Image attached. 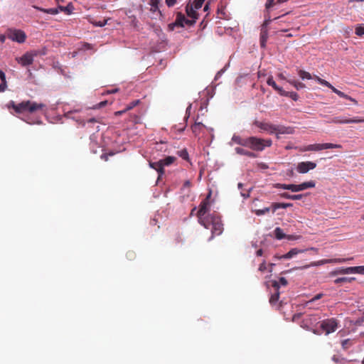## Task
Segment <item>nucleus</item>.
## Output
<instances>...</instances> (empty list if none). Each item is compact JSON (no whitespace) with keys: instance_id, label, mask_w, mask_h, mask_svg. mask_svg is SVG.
Returning a JSON list of instances; mask_svg holds the SVG:
<instances>
[{"instance_id":"b1692460","label":"nucleus","mask_w":364,"mask_h":364,"mask_svg":"<svg viewBox=\"0 0 364 364\" xmlns=\"http://www.w3.org/2000/svg\"><path fill=\"white\" fill-rule=\"evenodd\" d=\"M293 205L292 203H272V212L274 213L278 208H287L289 207H291Z\"/></svg>"},{"instance_id":"603ef678","label":"nucleus","mask_w":364,"mask_h":364,"mask_svg":"<svg viewBox=\"0 0 364 364\" xmlns=\"http://www.w3.org/2000/svg\"><path fill=\"white\" fill-rule=\"evenodd\" d=\"M303 194L291 195V200H301L303 198Z\"/></svg>"},{"instance_id":"a19ab883","label":"nucleus","mask_w":364,"mask_h":364,"mask_svg":"<svg viewBox=\"0 0 364 364\" xmlns=\"http://www.w3.org/2000/svg\"><path fill=\"white\" fill-rule=\"evenodd\" d=\"M302 188L300 184H291V191L299 192L302 191Z\"/></svg>"},{"instance_id":"72a5a7b5","label":"nucleus","mask_w":364,"mask_h":364,"mask_svg":"<svg viewBox=\"0 0 364 364\" xmlns=\"http://www.w3.org/2000/svg\"><path fill=\"white\" fill-rule=\"evenodd\" d=\"M178 155L181 157L183 159L188 161L189 160V155L186 149H183L182 150H180L177 152Z\"/></svg>"},{"instance_id":"f704fd0d","label":"nucleus","mask_w":364,"mask_h":364,"mask_svg":"<svg viewBox=\"0 0 364 364\" xmlns=\"http://www.w3.org/2000/svg\"><path fill=\"white\" fill-rule=\"evenodd\" d=\"M353 345V342L350 339H345L343 341H342L341 342V346H342V348L345 350L348 349V348H350L351 346Z\"/></svg>"},{"instance_id":"c9c22d12","label":"nucleus","mask_w":364,"mask_h":364,"mask_svg":"<svg viewBox=\"0 0 364 364\" xmlns=\"http://www.w3.org/2000/svg\"><path fill=\"white\" fill-rule=\"evenodd\" d=\"M274 187L277 188L291 191V184L275 183L274 184Z\"/></svg>"},{"instance_id":"4be33fe9","label":"nucleus","mask_w":364,"mask_h":364,"mask_svg":"<svg viewBox=\"0 0 364 364\" xmlns=\"http://www.w3.org/2000/svg\"><path fill=\"white\" fill-rule=\"evenodd\" d=\"M204 128L205 125L201 122H195V124L191 126L192 132L196 136H198Z\"/></svg>"},{"instance_id":"864d4df0","label":"nucleus","mask_w":364,"mask_h":364,"mask_svg":"<svg viewBox=\"0 0 364 364\" xmlns=\"http://www.w3.org/2000/svg\"><path fill=\"white\" fill-rule=\"evenodd\" d=\"M274 5V0H268L266 3V9H269V8H271L272 6Z\"/></svg>"},{"instance_id":"7c9ffc66","label":"nucleus","mask_w":364,"mask_h":364,"mask_svg":"<svg viewBox=\"0 0 364 364\" xmlns=\"http://www.w3.org/2000/svg\"><path fill=\"white\" fill-rule=\"evenodd\" d=\"M274 232L275 237L278 240L284 239L286 237L285 234L283 232L280 228H276Z\"/></svg>"},{"instance_id":"4468645a","label":"nucleus","mask_w":364,"mask_h":364,"mask_svg":"<svg viewBox=\"0 0 364 364\" xmlns=\"http://www.w3.org/2000/svg\"><path fill=\"white\" fill-rule=\"evenodd\" d=\"M254 124L263 131L267 132L270 134H275L276 124L269 122H264L259 121H255Z\"/></svg>"},{"instance_id":"20e7f679","label":"nucleus","mask_w":364,"mask_h":364,"mask_svg":"<svg viewBox=\"0 0 364 364\" xmlns=\"http://www.w3.org/2000/svg\"><path fill=\"white\" fill-rule=\"evenodd\" d=\"M210 210V202H207L205 200H203L200 205H199V210L197 213V216L198 218V222L200 225L204 226L205 228H209V218L211 217L210 215L205 216V214L209 211Z\"/></svg>"},{"instance_id":"49530a36","label":"nucleus","mask_w":364,"mask_h":364,"mask_svg":"<svg viewBox=\"0 0 364 364\" xmlns=\"http://www.w3.org/2000/svg\"><path fill=\"white\" fill-rule=\"evenodd\" d=\"M279 196L281 198H283L289 199V200L291 199V195L287 192L280 193Z\"/></svg>"},{"instance_id":"aec40b11","label":"nucleus","mask_w":364,"mask_h":364,"mask_svg":"<svg viewBox=\"0 0 364 364\" xmlns=\"http://www.w3.org/2000/svg\"><path fill=\"white\" fill-rule=\"evenodd\" d=\"M235 151L237 154H240V155L247 156L250 158H256L257 157V154L255 153H254L252 151H247L241 147H236L235 149Z\"/></svg>"},{"instance_id":"f257e3e1","label":"nucleus","mask_w":364,"mask_h":364,"mask_svg":"<svg viewBox=\"0 0 364 364\" xmlns=\"http://www.w3.org/2000/svg\"><path fill=\"white\" fill-rule=\"evenodd\" d=\"M7 107L9 109H13L17 114H35L38 112H43L46 105L43 103L25 100L18 104H16L14 101H10Z\"/></svg>"},{"instance_id":"c756f323","label":"nucleus","mask_w":364,"mask_h":364,"mask_svg":"<svg viewBox=\"0 0 364 364\" xmlns=\"http://www.w3.org/2000/svg\"><path fill=\"white\" fill-rule=\"evenodd\" d=\"M300 185L301 186L302 190L304 191L308 188H314L316 186V183L314 181H309L301 183H300Z\"/></svg>"},{"instance_id":"ea45409f","label":"nucleus","mask_w":364,"mask_h":364,"mask_svg":"<svg viewBox=\"0 0 364 364\" xmlns=\"http://www.w3.org/2000/svg\"><path fill=\"white\" fill-rule=\"evenodd\" d=\"M355 33L358 36H363L364 34V26L362 25L356 26Z\"/></svg>"},{"instance_id":"473e14b6","label":"nucleus","mask_w":364,"mask_h":364,"mask_svg":"<svg viewBox=\"0 0 364 364\" xmlns=\"http://www.w3.org/2000/svg\"><path fill=\"white\" fill-rule=\"evenodd\" d=\"M355 280L354 277H340L334 280L335 284H340L343 282H350Z\"/></svg>"},{"instance_id":"a878e982","label":"nucleus","mask_w":364,"mask_h":364,"mask_svg":"<svg viewBox=\"0 0 364 364\" xmlns=\"http://www.w3.org/2000/svg\"><path fill=\"white\" fill-rule=\"evenodd\" d=\"M280 95L284 97H289L291 98L294 101H297L299 99V95L295 92H287L285 90H282Z\"/></svg>"},{"instance_id":"6ab92c4d","label":"nucleus","mask_w":364,"mask_h":364,"mask_svg":"<svg viewBox=\"0 0 364 364\" xmlns=\"http://www.w3.org/2000/svg\"><path fill=\"white\" fill-rule=\"evenodd\" d=\"M193 4H188L186 6V12L188 17L191 18V20H196L198 18V14L196 11Z\"/></svg>"},{"instance_id":"9d476101","label":"nucleus","mask_w":364,"mask_h":364,"mask_svg":"<svg viewBox=\"0 0 364 364\" xmlns=\"http://www.w3.org/2000/svg\"><path fill=\"white\" fill-rule=\"evenodd\" d=\"M7 37L13 41L23 43L26 39V34L22 30L11 28L7 31Z\"/></svg>"},{"instance_id":"412c9836","label":"nucleus","mask_w":364,"mask_h":364,"mask_svg":"<svg viewBox=\"0 0 364 364\" xmlns=\"http://www.w3.org/2000/svg\"><path fill=\"white\" fill-rule=\"evenodd\" d=\"M232 141L238 145L247 147V142H248V137L247 138H242L240 136L235 134L232 137Z\"/></svg>"},{"instance_id":"4c0bfd02","label":"nucleus","mask_w":364,"mask_h":364,"mask_svg":"<svg viewBox=\"0 0 364 364\" xmlns=\"http://www.w3.org/2000/svg\"><path fill=\"white\" fill-rule=\"evenodd\" d=\"M41 11L46 14L55 15V14H58L59 9L58 7V8H52V9H41Z\"/></svg>"},{"instance_id":"8fccbe9b","label":"nucleus","mask_w":364,"mask_h":364,"mask_svg":"<svg viewBox=\"0 0 364 364\" xmlns=\"http://www.w3.org/2000/svg\"><path fill=\"white\" fill-rule=\"evenodd\" d=\"M135 253L132 251H129L127 253V257L129 259H133L135 258Z\"/></svg>"},{"instance_id":"09e8293b","label":"nucleus","mask_w":364,"mask_h":364,"mask_svg":"<svg viewBox=\"0 0 364 364\" xmlns=\"http://www.w3.org/2000/svg\"><path fill=\"white\" fill-rule=\"evenodd\" d=\"M176 3V0H166V4L168 7L173 6Z\"/></svg>"},{"instance_id":"c03bdc74","label":"nucleus","mask_w":364,"mask_h":364,"mask_svg":"<svg viewBox=\"0 0 364 364\" xmlns=\"http://www.w3.org/2000/svg\"><path fill=\"white\" fill-rule=\"evenodd\" d=\"M267 269V264L265 261H263L259 266L258 270L261 272H264Z\"/></svg>"},{"instance_id":"58836bf2","label":"nucleus","mask_w":364,"mask_h":364,"mask_svg":"<svg viewBox=\"0 0 364 364\" xmlns=\"http://www.w3.org/2000/svg\"><path fill=\"white\" fill-rule=\"evenodd\" d=\"M323 296V294L320 293V294H318L316 295H315L311 299H310L309 301H308L306 303V306H308L309 304L314 302L316 300H318L320 299H321L322 297Z\"/></svg>"},{"instance_id":"3c124183","label":"nucleus","mask_w":364,"mask_h":364,"mask_svg":"<svg viewBox=\"0 0 364 364\" xmlns=\"http://www.w3.org/2000/svg\"><path fill=\"white\" fill-rule=\"evenodd\" d=\"M332 360L333 361H334L335 363H341L342 360H343L344 359L343 358H340L337 355H333L332 357Z\"/></svg>"},{"instance_id":"bb28decb","label":"nucleus","mask_w":364,"mask_h":364,"mask_svg":"<svg viewBox=\"0 0 364 364\" xmlns=\"http://www.w3.org/2000/svg\"><path fill=\"white\" fill-rule=\"evenodd\" d=\"M58 9L60 11L65 12L67 14H70L73 12L74 7L73 4L70 2L66 6H58Z\"/></svg>"},{"instance_id":"37998d69","label":"nucleus","mask_w":364,"mask_h":364,"mask_svg":"<svg viewBox=\"0 0 364 364\" xmlns=\"http://www.w3.org/2000/svg\"><path fill=\"white\" fill-rule=\"evenodd\" d=\"M269 208H264V209H259L255 210V214L257 215H262L269 211Z\"/></svg>"},{"instance_id":"9b49d317","label":"nucleus","mask_w":364,"mask_h":364,"mask_svg":"<svg viewBox=\"0 0 364 364\" xmlns=\"http://www.w3.org/2000/svg\"><path fill=\"white\" fill-rule=\"evenodd\" d=\"M353 258H335V259H321L317 262H313L310 263L309 264L304 265L302 267H299L298 269H307L310 267H314V266H320L325 264H329V263H343L346 261L351 260Z\"/></svg>"},{"instance_id":"de8ad7c7","label":"nucleus","mask_w":364,"mask_h":364,"mask_svg":"<svg viewBox=\"0 0 364 364\" xmlns=\"http://www.w3.org/2000/svg\"><path fill=\"white\" fill-rule=\"evenodd\" d=\"M266 41H267V37L264 34H262L261 38H260V44H261L262 47L265 46Z\"/></svg>"},{"instance_id":"2eb2a0df","label":"nucleus","mask_w":364,"mask_h":364,"mask_svg":"<svg viewBox=\"0 0 364 364\" xmlns=\"http://www.w3.org/2000/svg\"><path fill=\"white\" fill-rule=\"evenodd\" d=\"M294 133V129L291 127L276 124L275 134L277 139H279L280 134H293Z\"/></svg>"},{"instance_id":"4d7b16f0","label":"nucleus","mask_w":364,"mask_h":364,"mask_svg":"<svg viewBox=\"0 0 364 364\" xmlns=\"http://www.w3.org/2000/svg\"><path fill=\"white\" fill-rule=\"evenodd\" d=\"M6 87V82H3L0 84V92H4Z\"/></svg>"},{"instance_id":"e2e57ef3","label":"nucleus","mask_w":364,"mask_h":364,"mask_svg":"<svg viewBox=\"0 0 364 364\" xmlns=\"http://www.w3.org/2000/svg\"><path fill=\"white\" fill-rule=\"evenodd\" d=\"M256 255L258 257H260L263 255V250L262 249H259L258 250L257 252H256Z\"/></svg>"},{"instance_id":"393cba45","label":"nucleus","mask_w":364,"mask_h":364,"mask_svg":"<svg viewBox=\"0 0 364 364\" xmlns=\"http://www.w3.org/2000/svg\"><path fill=\"white\" fill-rule=\"evenodd\" d=\"M288 284L287 280L284 277H280L279 279V282L277 281H273L272 282V287L276 289V291H278L279 289V284L282 286H287Z\"/></svg>"},{"instance_id":"cd10ccee","label":"nucleus","mask_w":364,"mask_h":364,"mask_svg":"<svg viewBox=\"0 0 364 364\" xmlns=\"http://www.w3.org/2000/svg\"><path fill=\"white\" fill-rule=\"evenodd\" d=\"M287 82L291 85H293L296 90H300L306 87L305 84L294 80H288Z\"/></svg>"},{"instance_id":"5fc2aeb1","label":"nucleus","mask_w":364,"mask_h":364,"mask_svg":"<svg viewBox=\"0 0 364 364\" xmlns=\"http://www.w3.org/2000/svg\"><path fill=\"white\" fill-rule=\"evenodd\" d=\"M26 123L28 124H41V121H30V118H28V119H23Z\"/></svg>"},{"instance_id":"39448f33","label":"nucleus","mask_w":364,"mask_h":364,"mask_svg":"<svg viewBox=\"0 0 364 364\" xmlns=\"http://www.w3.org/2000/svg\"><path fill=\"white\" fill-rule=\"evenodd\" d=\"M341 144H332V143H323V144H314L299 148L301 151H319L323 149H341Z\"/></svg>"},{"instance_id":"774afa93","label":"nucleus","mask_w":364,"mask_h":364,"mask_svg":"<svg viewBox=\"0 0 364 364\" xmlns=\"http://www.w3.org/2000/svg\"><path fill=\"white\" fill-rule=\"evenodd\" d=\"M87 122H90V123H94V122H96L97 120L95 119V118H90V119H88Z\"/></svg>"},{"instance_id":"7ed1b4c3","label":"nucleus","mask_w":364,"mask_h":364,"mask_svg":"<svg viewBox=\"0 0 364 364\" xmlns=\"http://www.w3.org/2000/svg\"><path fill=\"white\" fill-rule=\"evenodd\" d=\"M176 159V157L169 156L156 162L149 161V166L157 171L159 179L164 174V166H170Z\"/></svg>"},{"instance_id":"6e6d98bb","label":"nucleus","mask_w":364,"mask_h":364,"mask_svg":"<svg viewBox=\"0 0 364 364\" xmlns=\"http://www.w3.org/2000/svg\"><path fill=\"white\" fill-rule=\"evenodd\" d=\"M0 79H1V82H6V75L2 70H0Z\"/></svg>"},{"instance_id":"dca6fc26","label":"nucleus","mask_w":364,"mask_h":364,"mask_svg":"<svg viewBox=\"0 0 364 364\" xmlns=\"http://www.w3.org/2000/svg\"><path fill=\"white\" fill-rule=\"evenodd\" d=\"M331 122L335 124L361 123V122H364V119H359V118L346 119V118H341L340 117H336L332 119Z\"/></svg>"},{"instance_id":"ddd939ff","label":"nucleus","mask_w":364,"mask_h":364,"mask_svg":"<svg viewBox=\"0 0 364 364\" xmlns=\"http://www.w3.org/2000/svg\"><path fill=\"white\" fill-rule=\"evenodd\" d=\"M316 167V164L312 161H302L297 164L296 171L299 173H306Z\"/></svg>"},{"instance_id":"79ce46f5","label":"nucleus","mask_w":364,"mask_h":364,"mask_svg":"<svg viewBox=\"0 0 364 364\" xmlns=\"http://www.w3.org/2000/svg\"><path fill=\"white\" fill-rule=\"evenodd\" d=\"M204 1H205V0H195L193 1V5L194 6V8L196 9H199L203 6Z\"/></svg>"},{"instance_id":"680f3d73","label":"nucleus","mask_w":364,"mask_h":364,"mask_svg":"<svg viewBox=\"0 0 364 364\" xmlns=\"http://www.w3.org/2000/svg\"><path fill=\"white\" fill-rule=\"evenodd\" d=\"M210 197H211V191H209V193L207 195L206 198L203 200L209 202Z\"/></svg>"},{"instance_id":"69168bd1","label":"nucleus","mask_w":364,"mask_h":364,"mask_svg":"<svg viewBox=\"0 0 364 364\" xmlns=\"http://www.w3.org/2000/svg\"><path fill=\"white\" fill-rule=\"evenodd\" d=\"M127 110L124 109V110H122V111H118L115 113L116 115H121L122 114L124 113Z\"/></svg>"},{"instance_id":"052dcab7","label":"nucleus","mask_w":364,"mask_h":364,"mask_svg":"<svg viewBox=\"0 0 364 364\" xmlns=\"http://www.w3.org/2000/svg\"><path fill=\"white\" fill-rule=\"evenodd\" d=\"M272 21V20L270 18V17H268V18H266V19H265V21H264V26H267V25H269V24L271 23V21Z\"/></svg>"},{"instance_id":"5701e85b","label":"nucleus","mask_w":364,"mask_h":364,"mask_svg":"<svg viewBox=\"0 0 364 364\" xmlns=\"http://www.w3.org/2000/svg\"><path fill=\"white\" fill-rule=\"evenodd\" d=\"M267 83L268 85L272 86L276 91H277L279 95L281 94V92L283 90L282 87H279L276 84V82H274L272 76L268 77L267 80Z\"/></svg>"},{"instance_id":"a211bd4d","label":"nucleus","mask_w":364,"mask_h":364,"mask_svg":"<svg viewBox=\"0 0 364 364\" xmlns=\"http://www.w3.org/2000/svg\"><path fill=\"white\" fill-rule=\"evenodd\" d=\"M352 274L351 273V268H350V267H339V268H337V269L331 271L329 273V276L330 277H334V276H336V275H338V274Z\"/></svg>"},{"instance_id":"a18cd8bd","label":"nucleus","mask_w":364,"mask_h":364,"mask_svg":"<svg viewBox=\"0 0 364 364\" xmlns=\"http://www.w3.org/2000/svg\"><path fill=\"white\" fill-rule=\"evenodd\" d=\"M139 102V100H135V101H133L127 107L126 110H129V109H132L134 107H135L136 105H138Z\"/></svg>"},{"instance_id":"f03ea898","label":"nucleus","mask_w":364,"mask_h":364,"mask_svg":"<svg viewBox=\"0 0 364 364\" xmlns=\"http://www.w3.org/2000/svg\"><path fill=\"white\" fill-rule=\"evenodd\" d=\"M272 144V141L270 139H264L257 136H250L247 147L256 151H262L265 147H270Z\"/></svg>"},{"instance_id":"1a4fd4ad","label":"nucleus","mask_w":364,"mask_h":364,"mask_svg":"<svg viewBox=\"0 0 364 364\" xmlns=\"http://www.w3.org/2000/svg\"><path fill=\"white\" fill-rule=\"evenodd\" d=\"M38 55H46V51L43 50L42 51L33 50L31 52H27L18 59V62L21 63L22 66L30 65L33 62V58Z\"/></svg>"},{"instance_id":"f3484780","label":"nucleus","mask_w":364,"mask_h":364,"mask_svg":"<svg viewBox=\"0 0 364 364\" xmlns=\"http://www.w3.org/2000/svg\"><path fill=\"white\" fill-rule=\"evenodd\" d=\"M304 250H299L297 248H292L290 250L287 254L282 255H275L274 257L277 259H290L293 257L294 256L298 255L299 253L303 252Z\"/></svg>"},{"instance_id":"0e129e2a","label":"nucleus","mask_w":364,"mask_h":364,"mask_svg":"<svg viewBox=\"0 0 364 364\" xmlns=\"http://www.w3.org/2000/svg\"><path fill=\"white\" fill-rule=\"evenodd\" d=\"M277 76H278V77H279V79H281V80H286V77L284 75V74H283V73H279V74L277 75Z\"/></svg>"},{"instance_id":"423d86ee","label":"nucleus","mask_w":364,"mask_h":364,"mask_svg":"<svg viewBox=\"0 0 364 364\" xmlns=\"http://www.w3.org/2000/svg\"><path fill=\"white\" fill-rule=\"evenodd\" d=\"M315 80L321 85L330 88L334 93L337 94L339 97L351 101L354 105H358V101L355 99H354V98L351 97L350 96L345 94L344 92L338 90L328 81H326L323 79H321V77H319L317 75H315Z\"/></svg>"},{"instance_id":"13d9d810","label":"nucleus","mask_w":364,"mask_h":364,"mask_svg":"<svg viewBox=\"0 0 364 364\" xmlns=\"http://www.w3.org/2000/svg\"><path fill=\"white\" fill-rule=\"evenodd\" d=\"M159 0H151V5L154 7H157Z\"/></svg>"},{"instance_id":"c85d7f7f","label":"nucleus","mask_w":364,"mask_h":364,"mask_svg":"<svg viewBox=\"0 0 364 364\" xmlns=\"http://www.w3.org/2000/svg\"><path fill=\"white\" fill-rule=\"evenodd\" d=\"M298 75L302 80H305V79L310 80V79L313 78V77L309 72H306L303 70H299L298 71ZM314 79H315V76L314 77Z\"/></svg>"},{"instance_id":"bf43d9fd","label":"nucleus","mask_w":364,"mask_h":364,"mask_svg":"<svg viewBox=\"0 0 364 364\" xmlns=\"http://www.w3.org/2000/svg\"><path fill=\"white\" fill-rule=\"evenodd\" d=\"M107 104V101H102L101 102H100L97 106L96 107L97 108H101V107H103L106 105Z\"/></svg>"},{"instance_id":"f8f14e48","label":"nucleus","mask_w":364,"mask_h":364,"mask_svg":"<svg viewBox=\"0 0 364 364\" xmlns=\"http://www.w3.org/2000/svg\"><path fill=\"white\" fill-rule=\"evenodd\" d=\"M210 222L212 223V234L217 235H220L223 231V225L220 220L215 217L211 216L209 218V224Z\"/></svg>"},{"instance_id":"338daca9","label":"nucleus","mask_w":364,"mask_h":364,"mask_svg":"<svg viewBox=\"0 0 364 364\" xmlns=\"http://www.w3.org/2000/svg\"><path fill=\"white\" fill-rule=\"evenodd\" d=\"M101 158H102V159H104L105 161H107V160H108V156H107L106 154H102V155L101 156Z\"/></svg>"},{"instance_id":"2f4dec72","label":"nucleus","mask_w":364,"mask_h":364,"mask_svg":"<svg viewBox=\"0 0 364 364\" xmlns=\"http://www.w3.org/2000/svg\"><path fill=\"white\" fill-rule=\"evenodd\" d=\"M352 274H364V266L350 267Z\"/></svg>"},{"instance_id":"e433bc0d","label":"nucleus","mask_w":364,"mask_h":364,"mask_svg":"<svg viewBox=\"0 0 364 364\" xmlns=\"http://www.w3.org/2000/svg\"><path fill=\"white\" fill-rule=\"evenodd\" d=\"M279 299V292L277 291V292L272 294L269 299V302L271 304H274L277 302Z\"/></svg>"},{"instance_id":"6e6552de","label":"nucleus","mask_w":364,"mask_h":364,"mask_svg":"<svg viewBox=\"0 0 364 364\" xmlns=\"http://www.w3.org/2000/svg\"><path fill=\"white\" fill-rule=\"evenodd\" d=\"M338 326V321L334 318L324 319L321 322V328L325 332L326 335L335 332Z\"/></svg>"},{"instance_id":"0eeeda50","label":"nucleus","mask_w":364,"mask_h":364,"mask_svg":"<svg viewBox=\"0 0 364 364\" xmlns=\"http://www.w3.org/2000/svg\"><path fill=\"white\" fill-rule=\"evenodd\" d=\"M196 23L195 20H189L188 19L184 14L181 12H178L176 15V18L175 21L172 23L168 24V29L170 31H173L176 26L177 27H184L186 25L188 26H191L194 25Z\"/></svg>"}]
</instances>
